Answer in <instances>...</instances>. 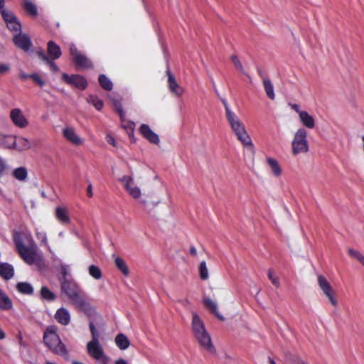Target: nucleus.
<instances>
[{
	"label": "nucleus",
	"instance_id": "obj_1",
	"mask_svg": "<svg viewBox=\"0 0 364 364\" xmlns=\"http://www.w3.org/2000/svg\"><path fill=\"white\" fill-rule=\"evenodd\" d=\"M225 110L226 119L231 128L232 132L236 136L242 144L251 151H254V145L248 134L244 124L241 122L237 114L230 109L225 99L220 97Z\"/></svg>",
	"mask_w": 364,
	"mask_h": 364
},
{
	"label": "nucleus",
	"instance_id": "obj_2",
	"mask_svg": "<svg viewBox=\"0 0 364 364\" xmlns=\"http://www.w3.org/2000/svg\"><path fill=\"white\" fill-rule=\"evenodd\" d=\"M123 186L128 194L134 200H137L139 205H141L145 210L150 211L156 208L161 202L159 199L156 200L149 201L148 198L149 195H143L141 188L136 185L134 177L132 176H124L119 178Z\"/></svg>",
	"mask_w": 364,
	"mask_h": 364
},
{
	"label": "nucleus",
	"instance_id": "obj_3",
	"mask_svg": "<svg viewBox=\"0 0 364 364\" xmlns=\"http://www.w3.org/2000/svg\"><path fill=\"white\" fill-rule=\"evenodd\" d=\"M61 290L67 295L76 308L86 312L92 310L91 305L80 292L79 287L75 283L63 277L61 281Z\"/></svg>",
	"mask_w": 364,
	"mask_h": 364
},
{
	"label": "nucleus",
	"instance_id": "obj_4",
	"mask_svg": "<svg viewBox=\"0 0 364 364\" xmlns=\"http://www.w3.org/2000/svg\"><path fill=\"white\" fill-rule=\"evenodd\" d=\"M191 326L193 335L199 343L200 346L210 353H215L211 337L207 330L205 324L198 314L196 312L192 313Z\"/></svg>",
	"mask_w": 364,
	"mask_h": 364
},
{
	"label": "nucleus",
	"instance_id": "obj_5",
	"mask_svg": "<svg viewBox=\"0 0 364 364\" xmlns=\"http://www.w3.org/2000/svg\"><path fill=\"white\" fill-rule=\"evenodd\" d=\"M14 241L16 250L25 262L36 266L40 270L45 267L44 261L41 255L36 251L35 245L27 247L21 239H15Z\"/></svg>",
	"mask_w": 364,
	"mask_h": 364
},
{
	"label": "nucleus",
	"instance_id": "obj_6",
	"mask_svg": "<svg viewBox=\"0 0 364 364\" xmlns=\"http://www.w3.org/2000/svg\"><path fill=\"white\" fill-rule=\"evenodd\" d=\"M43 341L45 344L55 354L62 356L68 354L66 348L56 333L54 326H48L46 328L43 336Z\"/></svg>",
	"mask_w": 364,
	"mask_h": 364
},
{
	"label": "nucleus",
	"instance_id": "obj_7",
	"mask_svg": "<svg viewBox=\"0 0 364 364\" xmlns=\"http://www.w3.org/2000/svg\"><path fill=\"white\" fill-rule=\"evenodd\" d=\"M309 151L306 130L301 127L295 132L291 141V153L294 156L306 154Z\"/></svg>",
	"mask_w": 364,
	"mask_h": 364
},
{
	"label": "nucleus",
	"instance_id": "obj_8",
	"mask_svg": "<svg viewBox=\"0 0 364 364\" xmlns=\"http://www.w3.org/2000/svg\"><path fill=\"white\" fill-rule=\"evenodd\" d=\"M318 284L323 294L329 301L330 304L333 307H337L338 305V301L336 297V293L333 290L331 284L323 275L318 276Z\"/></svg>",
	"mask_w": 364,
	"mask_h": 364
},
{
	"label": "nucleus",
	"instance_id": "obj_9",
	"mask_svg": "<svg viewBox=\"0 0 364 364\" xmlns=\"http://www.w3.org/2000/svg\"><path fill=\"white\" fill-rule=\"evenodd\" d=\"M87 350L88 354L95 360L100 362L102 364H107L108 358L105 355L103 348L100 343L88 342Z\"/></svg>",
	"mask_w": 364,
	"mask_h": 364
},
{
	"label": "nucleus",
	"instance_id": "obj_10",
	"mask_svg": "<svg viewBox=\"0 0 364 364\" xmlns=\"http://www.w3.org/2000/svg\"><path fill=\"white\" fill-rule=\"evenodd\" d=\"M70 52L78 67L89 68L92 66L90 60L85 55L80 53L74 44L70 46Z\"/></svg>",
	"mask_w": 364,
	"mask_h": 364
},
{
	"label": "nucleus",
	"instance_id": "obj_11",
	"mask_svg": "<svg viewBox=\"0 0 364 364\" xmlns=\"http://www.w3.org/2000/svg\"><path fill=\"white\" fill-rule=\"evenodd\" d=\"M10 117L13 123L19 128H25L28 122L20 109H13L10 112Z\"/></svg>",
	"mask_w": 364,
	"mask_h": 364
},
{
	"label": "nucleus",
	"instance_id": "obj_12",
	"mask_svg": "<svg viewBox=\"0 0 364 364\" xmlns=\"http://www.w3.org/2000/svg\"><path fill=\"white\" fill-rule=\"evenodd\" d=\"M63 79L68 84L80 89H85L87 86L86 80L79 75H73L69 76L66 73L62 75Z\"/></svg>",
	"mask_w": 364,
	"mask_h": 364
},
{
	"label": "nucleus",
	"instance_id": "obj_13",
	"mask_svg": "<svg viewBox=\"0 0 364 364\" xmlns=\"http://www.w3.org/2000/svg\"><path fill=\"white\" fill-rule=\"evenodd\" d=\"M63 136L72 144L80 146L83 144V139H81L73 127H67L63 130Z\"/></svg>",
	"mask_w": 364,
	"mask_h": 364
},
{
	"label": "nucleus",
	"instance_id": "obj_14",
	"mask_svg": "<svg viewBox=\"0 0 364 364\" xmlns=\"http://www.w3.org/2000/svg\"><path fill=\"white\" fill-rule=\"evenodd\" d=\"M13 41L14 44L24 51H28L32 46V42L30 38L24 33H18L14 36Z\"/></svg>",
	"mask_w": 364,
	"mask_h": 364
},
{
	"label": "nucleus",
	"instance_id": "obj_15",
	"mask_svg": "<svg viewBox=\"0 0 364 364\" xmlns=\"http://www.w3.org/2000/svg\"><path fill=\"white\" fill-rule=\"evenodd\" d=\"M203 304L205 309L211 314H213L220 321H224L225 317L218 311V304L215 301L213 300L208 296H204L203 299Z\"/></svg>",
	"mask_w": 364,
	"mask_h": 364
},
{
	"label": "nucleus",
	"instance_id": "obj_16",
	"mask_svg": "<svg viewBox=\"0 0 364 364\" xmlns=\"http://www.w3.org/2000/svg\"><path fill=\"white\" fill-rule=\"evenodd\" d=\"M168 84L170 91L177 96H181L184 92V90L176 82L174 76L169 70H167Z\"/></svg>",
	"mask_w": 364,
	"mask_h": 364
},
{
	"label": "nucleus",
	"instance_id": "obj_17",
	"mask_svg": "<svg viewBox=\"0 0 364 364\" xmlns=\"http://www.w3.org/2000/svg\"><path fill=\"white\" fill-rule=\"evenodd\" d=\"M139 131L144 137L149 140L151 143L155 144L159 143V136L154 133L148 125L145 124L141 125Z\"/></svg>",
	"mask_w": 364,
	"mask_h": 364
},
{
	"label": "nucleus",
	"instance_id": "obj_18",
	"mask_svg": "<svg viewBox=\"0 0 364 364\" xmlns=\"http://www.w3.org/2000/svg\"><path fill=\"white\" fill-rule=\"evenodd\" d=\"M55 318L60 324L66 326L70 321V315L66 309L60 308L56 311Z\"/></svg>",
	"mask_w": 364,
	"mask_h": 364
},
{
	"label": "nucleus",
	"instance_id": "obj_19",
	"mask_svg": "<svg viewBox=\"0 0 364 364\" xmlns=\"http://www.w3.org/2000/svg\"><path fill=\"white\" fill-rule=\"evenodd\" d=\"M259 74L262 77L263 87H264V89L267 96L270 100H274L275 94H274V86H273L272 81L268 77H263L261 70L259 71Z\"/></svg>",
	"mask_w": 364,
	"mask_h": 364
},
{
	"label": "nucleus",
	"instance_id": "obj_20",
	"mask_svg": "<svg viewBox=\"0 0 364 364\" xmlns=\"http://www.w3.org/2000/svg\"><path fill=\"white\" fill-rule=\"evenodd\" d=\"M47 51L48 55V56L50 58V60H56L61 55L60 46L53 41H49L48 43Z\"/></svg>",
	"mask_w": 364,
	"mask_h": 364
},
{
	"label": "nucleus",
	"instance_id": "obj_21",
	"mask_svg": "<svg viewBox=\"0 0 364 364\" xmlns=\"http://www.w3.org/2000/svg\"><path fill=\"white\" fill-rule=\"evenodd\" d=\"M299 119L302 124L308 129H314L316 125L314 118L310 115L306 111L299 112Z\"/></svg>",
	"mask_w": 364,
	"mask_h": 364
},
{
	"label": "nucleus",
	"instance_id": "obj_22",
	"mask_svg": "<svg viewBox=\"0 0 364 364\" xmlns=\"http://www.w3.org/2000/svg\"><path fill=\"white\" fill-rule=\"evenodd\" d=\"M55 217L63 225H68L70 223V219L65 208L57 207L55 208Z\"/></svg>",
	"mask_w": 364,
	"mask_h": 364
},
{
	"label": "nucleus",
	"instance_id": "obj_23",
	"mask_svg": "<svg viewBox=\"0 0 364 364\" xmlns=\"http://www.w3.org/2000/svg\"><path fill=\"white\" fill-rule=\"evenodd\" d=\"M267 164H268L272 173L275 177H279L282 175V168L277 160L274 158L268 157L267 158Z\"/></svg>",
	"mask_w": 364,
	"mask_h": 364
},
{
	"label": "nucleus",
	"instance_id": "obj_24",
	"mask_svg": "<svg viewBox=\"0 0 364 364\" xmlns=\"http://www.w3.org/2000/svg\"><path fill=\"white\" fill-rule=\"evenodd\" d=\"M0 146L7 149H16V139L14 136H1L0 135Z\"/></svg>",
	"mask_w": 364,
	"mask_h": 364
},
{
	"label": "nucleus",
	"instance_id": "obj_25",
	"mask_svg": "<svg viewBox=\"0 0 364 364\" xmlns=\"http://www.w3.org/2000/svg\"><path fill=\"white\" fill-rule=\"evenodd\" d=\"M14 268L13 267L8 263H1L0 264V275L4 279L9 280L14 276Z\"/></svg>",
	"mask_w": 364,
	"mask_h": 364
},
{
	"label": "nucleus",
	"instance_id": "obj_26",
	"mask_svg": "<svg viewBox=\"0 0 364 364\" xmlns=\"http://www.w3.org/2000/svg\"><path fill=\"white\" fill-rule=\"evenodd\" d=\"M284 356L286 364H309L299 357L291 353L290 352H286L284 353Z\"/></svg>",
	"mask_w": 364,
	"mask_h": 364
},
{
	"label": "nucleus",
	"instance_id": "obj_27",
	"mask_svg": "<svg viewBox=\"0 0 364 364\" xmlns=\"http://www.w3.org/2000/svg\"><path fill=\"white\" fill-rule=\"evenodd\" d=\"M115 343L121 350L127 349L130 344L128 338L122 333H119L116 336Z\"/></svg>",
	"mask_w": 364,
	"mask_h": 364
},
{
	"label": "nucleus",
	"instance_id": "obj_28",
	"mask_svg": "<svg viewBox=\"0 0 364 364\" xmlns=\"http://www.w3.org/2000/svg\"><path fill=\"white\" fill-rule=\"evenodd\" d=\"M114 264L117 269L120 270L122 274L125 276H128L129 274V268L125 261L119 257H114Z\"/></svg>",
	"mask_w": 364,
	"mask_h": 364
},
{
	"label": "nucleus",
	"instance_id": "obj_29",
	"mask_svg": "<svg viewBox=\"0 0 364 364\" xmlns=\"http://www.w3.org/2000/svg\"><path fill=\"white\" fill-rule=\"evenodd\" d=\"M12 307L11 301L0 289V308L3 309H10Z\"/></svg>",
	"mask_w": 364,
	"mask_h": 364
},
{
	"label": "nucleus",
	"instance_id": "obj_30",
	"mask_svg": "<svg viewBox=\"0 0 364 364\" xmlns=\"http://www.w3.org/2000/svg\"><path fill=\"white\" fill-rule=\"evenodd\" d=\"M13 176L18 181H25L27 178V170L24 167H19L13 171Z\"/></svg>",
	"mask_w": 364,
	"mask_h": 364
},
{
	"label": "nucleus",
	"instance_id": "obj_31",
	"mask_svg": "<svg viewBox=\"0 0 364 364\" xmlns=\"http://www.w3.org/2000/svg\"><path fill=\"white\" fill-rule=\"evenodd\" d=\"M17 289L23 294H31L33 293L32 286L27 282H19L16 284Z\"/></svg>",
	"mask_w": 364,
	"mask_h": 364
},
{
	"label": "nucleus",
	"instance_id": "obj_32",
	"mask_svg": "<svg viewBox=\"0 0 364 364\" xmlns=\"http://www.w3.org/2000/svg\"><path fill=\"white\" fill-rule=\"evenodd\" d=\"M24 9L27 13L31 16H36L37 15V9L36 5L28 0H24L23 3Z\"/></svg>",
	"mask_w": 364,
	"mask_h": 364
},
{
	"label": "nucleus",
	"instance_id": "obj_33",
	"mask_svg": "<svg viewBox=\"0 0 364 364\" xmlns=\"http://www.w3.org/2000/svg\"><path fill=\"white\" fill-rule=\"evenodd\" d=\"M99 82L101 87L106 90H111L112 89V82L103 74L99 76Z\"/></svg>",
	"mask_w": 364,
	"mask_h": 364
},
{
	"label": "nucleus",
	"instance_id": "obj_34",
	"mask_svg": "<svg viewBox=\"0 0 364 364\" xmlns=\"http://www.w3.org/2000/svg\"><path fill=\"white\" fill-rule=\"evenodd\" d=\"M199 276L202 280H206L209 277V272L208 267L206 266V263L205 261H203L200 263L198 267Z\"/></svg>",
	"mask_w": 364,
	"mask_h": 364
},
{
	"label": "nucleus",
	"instance_id": "obj_35",
	"mask_svg": "<svg viewBox=\"0 0 364 364\" xmlns=\"http://www.w3.org/2000/svg\"><path fill=\"white\" fill-rule=\"evenodd\" d=\"M31 148V143L30 141L23 137H21L18 139V144L16 143V149L22 151V150H26Z\"/></svg>",
	"mask_w": 364,
	"mask_h": 364
},
{
	"label": "nucleus",
	"instance_id": "obj_36",
	"mask_svg": "<svg viewBox=\"0 0 364 364\" xmlns=\"http://www.w3.org/2000/svg\"><path fill=\"white\" fill-rule=\"evenodd\" d=\"M89 274L95 279H100L102 277V272L100 269L95 265H90L88 268Z\"/></svg>",
	"mask_w": 364,
	"mask_h": 364
},
{
	"label": "nucleus",
	"instance_id": "obj_37",
	"mask_svg": "<svg viewBox=\"0 0 364 364\" xmlns=\"http://www.w3.org/2000/svg\"><path fill=\"white\" fill-rule=\"evenodd\" d=\"M41 295L44 299L52 301L55 299V295L46 287H43L41 290Z\"/></svg>",
	"mask_w": 364,
	"mask_h": 364
},
{
	"label": "nucleus",
	"instance_id": "obj_38",
	"mask_svg": "<svg viewBox=\"0 0 364 364\" xmlns=\"http://www.w3.org/2000/svg\"><path fill=\"white\" fill-rule=\"evenodd\" d=\"M88 102L92 103L97 110H100L103 107L102 100L95 95H90L89 97Z\"/></svg>",
	"mask_w": 364,
	"mask_h": 364
},
{
	"label": "nucleus",
	"instance_id": "obj_39",
	"mask_svg": "<svg viewBox=\"0 0 364 364\" xmlns=\"http://www.w3.org/2000/svg\"><path fill=\"white\" fill-rule=\"evenodd\" d=\"M230 60L232 62V63L234 64L236 69H237L242 73L246 75L244 68H243L240 59L238 58V57L236 55H231Z\"/></svg>",
	"mask_w": 364,
	"mask_h": 364
},
{
	"label": "nucleus",
	"instance_id": "obj_40",
	"mask_svg": "<svg viewBox=\"0 0 364 364\" xmlns=\"http://www.w3.org/2000/svg\"><path fill=\"white\" fill-rule=\"evenodd\" d=\"M90 329L92 334V340L90 342L100 343L99 338L100 336V333L96 330L92 322H90Z\"/></svg>",
	"mask_w": 364,
	"mask_h": 364
},
{
	"label": "nucleus",
	"instance_id": "obj_41",
	"mask_svg": "<svg viewBox=\"0 0 364 364\" xmlns=\"http://www.w3.org/2000/svg\"><path fill=\"white\" fill-rule=\"evenodd\" d=\"M6 26L11 31L16 33L19 32L21 28V26L20 23L17 21V19L11 22H8V23H6Z\"/></svg>",
	"mask_w": 364,
	"mask_h": 364
},
{
	"label": "nucleus",
	"instance_id": "obj_42",
	"mask_svg": "<svg viewBox=\"0 0 364 364\" xmlns=\"http://www.w3.org/2000/svg\"><path fill=\"white\" fill-rule=\"evenodd\" d=\"M1 14L6 23H8V22H11L16 19L15 16L9 11L2 9Z\"/></svg>",
	"mask_w": 364,
	"mask_h": 364
},
{
	"label": "nucleus",
	"instance_id": "obj_43",
	"mask_svg": "<svg viewBox=\"0 0 364 364\" xmlns=\"http://www.w3.org/2000/svg\"><path fill=\"white\" fill-rule=\"evenodd\" d=\"M267 277L270 279V281L272 282V283L274 286H275L277 288L279 287V286H280L279 279L277 277L274 275L273 270L269 269L268 271Z\"/></svg>",
	"mask_w": 364,
	"mask_h": 364
},
{
	"label": "nucleus",
	"instance_id": "obj_44",
	"mask_svg": "<svg viewBox=\"0 0 364 364\" xmlns=\"http://www.w3.org/2000/svg\"><path fill=\"white\" fill-rule=\"evenodd\" d=\"M31 78L33 80L34 82H36L40 87H43L45 85V81L41 78V77L39 75L36 73L31 74Z\"/></svg>",
	"mask_w": 364,
	"mask_h": 364
},
{
	"label": "nucleus",
	"instance_id": "obj_45",
	"mask_svg": "<svg viewBox=\"0 0 364 364\" xmlns=\"http://www.w3.org/2000/svg\"><path fill=\"white\" fill-rule=\"evenodd\" d=\"M11 69L10 65L7 63H0V76L9 73Z\"/></svg>",
	"mask_w": 364,
	"mask_h": 364
},
{
	"label": "nucleus",
	"instance_id": "obj_46",
	"mask_svg": "<svg viewBox=\"0 0 364 364\" xmlns=\"http://www.w3.org/2000/svg\"><path fill=\"white\" fill-rule=\"evenodd\" d=\"M348 254L350 256L355 258L357 260L362 255V254L359 251L354 250L353 248L348 249Z\"/></svg>",
	"mask_w": 364,
	"mask_h": 364
},
{
	"label": "nucleus",
	"instance_id": "obj_47",
	"mask_svg": "<svg viewBox=\"0 0 364 364\" xmlns=\"http://www.w3.org/2000/svg\"><path fill=\"white\" fill-rule=\"evenodd\" d=\"M36 53H37L38 56V57H39L42 60H43L45 63L48 62V60L50 59V58H48V55H46L44 53V52H43V50L42 49H41V50H38V51L36 52Z\"/></svg>",
	"mask_w": 364,
	"mask_h": 364
},
{
	"label": "nucleus",
	"instance_id": "obj_48",
	"mask_svg": "<svg viewBox=\"0 0 364 364\" xmlns=\"http://www.w3.org/2000/svg\"><path fill=\"white\" fill-rule=\"evenodd\" d=\"M53 60H48V62H46V63L49 65L50 70L54 72L57 73L59 70L58 66L53 62Z\"/></svg>",
	"mask_w": 364,
	"mask_h": 364
},
{
	"label": "nucleus",
	"instance_id": "obj_49",
	"mask_svg": "<svg viewBox=\"0 0 364 364\" xmlns=\"http://www.w3.org/2000/svg\"><path fill=\"white\" fill-rule=\"evenodd\" d=\"M37 237L43 243H47V237L45 232H37Z\"/></svg>",
	"mask_w": 364,
	"mask_h": 364
},
{
	"label": "nucleus",
	"instance_id": "obj_50",
	"mask_svg": "<svg viewBox=\"0 0 364 364\" xmlns=\"http://www.w3.org/2000/svg\"><path fill=\"white\" fill-rule=\"evenodd\" d=\"M114 106L118 112V113L119 114V116H120V118L122 119H123V117H124V114H123V111L122 109V107H121V105L119 103V102H115L114 103Z\"/></svg>",
	"mask_w": 364,
	"mask_h": 364
},
{
	"label": "nucleus",
	"instance_id": "obj_51",
	"mask_svg": "<svg viewBox=\"0 0 364 364\" xmlns=\"http://www.w3.org/2000/svg\"><path fill=\"white\" fill-rule=\"evenodd\" d=\"M19 77L22 80H26L28 78H31V75H28L22 70L19 72Z\"/></svg>",
	"mask_w": 364,
	"mask_h": 364
},
{
	"label": "nucleus",
	"instance_id": "obj_52",
	"mask_svg": "<svg viewBox=\"0 0 364 364\" xmlns=\"http://www.w3.org/2000/svg\"><path fill=\"white\" fill-rule=\"evenodd\" d=\"M290 107L292 109L296 111L299 114V112H303L304 110H300L299 106L296 104H290Z\"/></svg>",
	"mask_w": 364,
	"mask_h": 364
},
{
	"label": "nucleus",
	"instance_id": "obj_53",
	"mask_svg": "<svg viewBox=\"0 0 364 364\" xmlns=\"http://www.w3.org/2000/svg\"><path fill=\"white\" fill-rule=\"evenodd\" d=\"M87 196L90 198L92 197V196H93V193H92V186L91 183H90L88 184V186H87Z\"/></svg>",
	"mask_w": 364,
	"mask_h": 364
},
{
	"label": "nucleus",
	"instance_id": "obj_54",
	"mask_svg": "<svg viewBox=\"0 0 364 364\" xmlns=\"http://www.w3.org/2000/svg\"><path fill=\"white\" fill-rule=\"evenodd\" d=\"M107 142L112 145H113L114 146H116V141H115V139L113 136H107Z\"/></svg>",
	"mask_w": 364,
	"mask_h": 364
},
{
	"label": "nucleus",
	"instance_id": "obj_55",
	"mask_svg": "<svg viewBox=\"0 0 364 364\" xmlns=\"http://www.w3.org/2000/svg\"><path fill=\"white\" fill-rule=\"evenodd\" d=\"M134 126H135L134 123L130 122H128L127 126H124V128L129 129L132 132H133Z\"/></svg>",
	"mask_w": 364,
	"mask_h": 364
},
{
	"label": "nucleus",
	"instance_id": "obj_56",
	"mask_svg": "<svg viewBox=\"0 0 364 364\" xmlns=\"http://www.w3.org/2000/svg\"><path fill=\"white\" fill-rule=\"evenodd\" d=\"M6 168L5 162L2 159L0 158V173H1Z\"/></svg>",
	"mask_w": 364,
	"mask_h": 364
},
{
	"label": "nucleus",
	"instance_id": "obj_57",
	"mask_svg": "<svg viewBox=\"0 0 364 364\" xmlns=\"http://www.w3.org/2000/svg\"><path fill=\"white\" fill-rule=\"evenodd\" d=\"M190 254L192 256H196L197 255V250L194 246H191L190 247Z\"/></svg>",
	"mask_w": 364,
	"mask_h": 364
},
{
	"label": "nucleus",
	"instance_id": "obj_58",
	"mask_svg": "<svg viewBox=\"0 0 364 364\" xmlns=\"http://www.w3.org/2000/svg\"><path fill=\"white\" fill-rule=\"evenodd\" d=\"M115 364H128V363L124 359L120 358L115 361Z\"/></svg>",
	"mask_w": 364,
	"mask_h": 364
},
{
	"label": "nucleus",
	"instance_id": "obj_59",
	"mask_svg": "<svg viewBox=\"0 0 364 364\" xmlns=\"http://www.w3.org/2000/svg\"><path fill=\"white\" fill-rule=\"evenodd\" d=\"M358 261L360 264H362L364 266V255H362L358 258Z\"/></svg>",
	"mask_w": 364,
	"mask_h": 364
},
{
	"label": "nucleus",
	"instance_id": "obj_60",
	"mask_svg": "<svg viewBox=\"0 0 364 364\" xmlns=\"http://www.w3.org/2000/svg\"><path fill=\"white\" fill-rule=\"evenodd\" d=\"M358 261L360 264H362L364 266V255H362L358 258Z\"/></svg>",
	"mask_w": 364,
	"mask_h": 364
},
{
	"label": "nucleus",
	"instance_id": "obj_61",
	"mask_svg": "<svg viewBox=\"0 0 364 364\" xmlns=\"http://www.w3.org/2000/svg\"><path fill=\"white\" fill-rule=\"evenodd\" d=\"M5 338V333L4 331L0 328V340L4 339Z\"/></svg>",
	"mask_w": 364,
	"mask_h": 364
},
{
	"label": "nucleus",
	"instance_id": "obj_62",
	"mask_svg": "<svg viewBox=\"0 0 364 364\" xmlns=\"http://www.w3.org/2000/svg\"><path fill=\"white\" fill-rule=\"evenodd\" d=\"M4 6V0H0V9H2Z\"/></svg>",
	"mask_w": 364,
	"mask_h": 364
},
{
	"label": "nucleus",
	"instance_id": "obj_63",
	"mask_svg": "<svg viewBox=\"0 0 364 364\" xmlns=\"http://www.w3.org/2000/svg\"><path fill=\"white\" fill-rule=\"evenodd\" d=\"M269 364H276L275 361L272 360L271 358H269Z\"/></svg>",
	"mask_w": 364,
	"mask_h": 364
},
{
	"label": "nucleus",
	"instance_id": "obj_64",
	"mask_svg": "<svg viewBox=\"0 0 364 364\" xmlns=\"http://www.w3.org/2000/svg\"><path fill=\"white\" fill-rule=\"evenodd\" d=\"M41 196H42L43 198H46V193H45V192H44V191H42V192H41Z\"/></svg>",
	"mask_w": 364,
	"mask_h": 364
}]
</instances>
